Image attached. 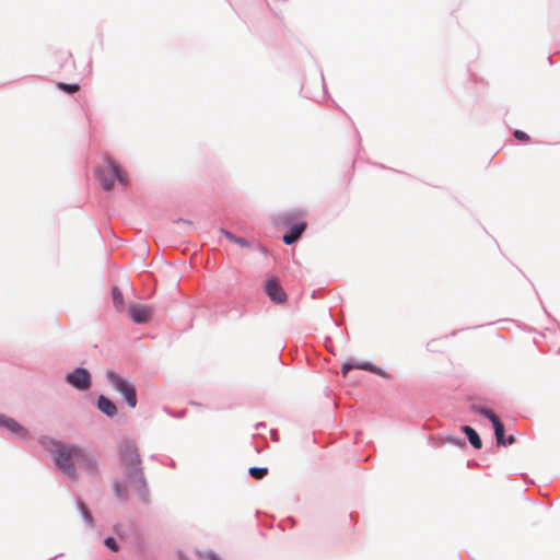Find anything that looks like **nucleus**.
<instances>
[{"label":"nucleus","mask_w":560,"mask_h":560,"mask_svg":"<svg viewBox=\"0 0 560 560\" xmlns=\"http://www.w3.org/2000/svg\"><path fill=\"white\" fill-rule=\"evenodd\" d=\"M40 444L52 454L57 466L70 478H78V468L90 475L97 472V460L85 448L49 438L42 439Z\"/></svg>","instance_id":"obj_1"},{"label":"nucleus","mask_w":560,"mask_h":560,"mask_svg":"<svg viewBox=\"0 0 560 560\" xmlns=\"http://www.w3.org/2000/svg\"><path fill=\"white\" fill-rule=\"evenodd\" d=\"M120 455L126 469L128 482L142 485L143 477L137 447L132 443H125L121 446Z\"/></svg>","instance_id":"obj_2"},{"label":"nucleus","mask_w":560,"mask_h":560,"mask_svg":"<svg viewBox=\"0 0 560 560\" xmlns=\"http://www.w3.org/2000/svg\"><path fill=\"white\" fill-rule=\"evenodd\" d=\"M96 176L106 190L114 187L115 179L122 186L128 185L127 174L110 158L104 159V166L96 170Z\"/></svg>","instance_id":"obj_3"},{"label":"nucleus","mask_w":560,"mask_h":560,"mask_svg":"<svg viewBox=\"0 0 560 560\" xmlns=\"http://www.w3.org/2000/svg\"><path fill=\"white\" fill-rule=\"evenodd\" d=\"M106 375L115 389L122 394L128 406L135 408L137 405L135 386L113 371H108Z\"/></svg>","instance_id":"obj_4"},{"label":"nucleus","mask_w":560,"mask_h":560,"mask_svg":"<svg viewBox=\"0 0 560 560\" xmlns=\"http://www.w3.org/2000/svg\"><path fill=\"white\" fill-rule=\"evenodd\" d=\"M67 382L80 390L91 386V375L85 369L78 368L66 376Z\"/></svg>","instance_id":"obj_5"},{"label":"nucleus","mask_w":560,"mask_h":560,"mask_svg":"<svg viewBox=\"0 0 560 560\" xmlns=\"http://www.w3.org/2000/svg\"><path fill=\"white\" fill-rule=\"evenodd\" d=\"M129 315L135 323L143 324L153 316V307L150 305L132 304L129 307Z\"/></svg>","instance_id":"obj_6"},{"label":"nucleus","mask_w":560,"mask_h":560,"mask_svg":"<svg viewBox=\"0 0 560 560\" xmlns=\"http://www.w3.org/2000/svg\"><path fill=\"white\" fill-rule=\"evenodd\" d=\"M266 292L270 300L276 303H283L287 300V294L276 279H270L266 283Z\"/></svg>","instance_id":"obj_7"},{"label":"nucleus","mask_w":560,"mask_h":560,"mask_svg":"<svg viewBox=\"0 0 560 560\" xmlns=\"http://www.w3.org/2000/svg\"><path fill=\"white\" fill-rule=\"evenodd\" d=\"M0 424L5 427L10 432L16 434L20 438L26 436V430L22 425H20L14 419L1 416Z\"/></svg>","instance_id":"obj_8"},{"label":"nucleus","mask_w":560,"mask_h":560,"mask_svg":"<svg viewBox=\"0 0 560 560\" xmlns=\"http://www.w3.org/2000/svg\"><path fill=\"white\" fill-rule=\"evenodd\" d=\"M305 228H306V224L304 222H300V223L295 224L294 226H292L290 229L289 233L283 235V242L287 245L293 244L295 241H298L300 238V236L304 232Z\"/></svg>","instance_id":"obj_9"},{"label":"nucleus","mask_w":560,"mask_h":560,"mask_svg":"<svg viewBox=\"0 0 560 560\" xmlns=\"http://www.w3.org/2000/svg\"><path fill=\"white\" fill-rule=\"evenodd\" d=\"M97 406L98 409L108 417H113L114 415H116L117 408L115 404L105 396L98 397Z\"/></svg>","instance_id":"obj_10"},{"label":"nucleus","mask_w":560,"mask_h":560,"mask_svg":"<svg viewBox=\"0 0 560 560\" xmlns=\"http://www.w3.org/2000/svg\"><path fill=\"white\" fill-rule=\"evenodd\" d=\"M463 431L465 432V434L467 435L470 444L475 448H480L481 447V445H482L481 440H480L478 433L471 427L465 425V427H463Z\"/></svg>","instance_id":"obj_11"},{"label":"nucleus","mask_w":560,"mask_h":560,"mask_svg":"<svg viewBox=\"0 0 560 560\" xmlns=\"http://www.w3.org/2000/svg\"><path fill=\"white\" fill-rule=\"evenodd\" d=\"M360 369V370H370L372 371V365L368 362H347L342 365V374L346 376L350 370Z\"/></svg>","instance_id":"obj_12"},{"label":"nucleus","mask_w":560,"mask_h":560,"mask_svg":"<svg viewBox=\"0 0 560 560\" xmlns=\"http://www.w3.org/2000/svg\"><path fill=\"white\" fill-rule=\"evenodd\" d=\"M493 428H494V433H495V439H497L498 444L506 445L505 438H504V427H503L502 422L500 420L494 421Z\"/></svg>","instance_id":"obj_13"},{"label":"nucleus","mask_w":560,"mask_h":560,"mask_svg":"<svg viewBox=\"0 0 560 560\" xmlns=\"http://www.w3.org/2000/svg\"><path fill=\"white\" fill-rule=\"evenodd\" d=\"M113 302L117 310L124 308V296L120 290L117 287L112 289Z\"/></svg>","instance_id":"obj_14"},{"label":"nucleus","mask_w":560,"mask_h":560,"mask_svg":"<svg viewBox=\"0 0 560 560\" xmlns=\"http://www.w3.org/2000/svg\"><path fill=\"white\" fill-rule=\"evenodd\" d=\"M221 232L224 234V236L230 240L231 242H234L236 244H238L240 246L242 247H249V243L245 240V238H242V237H237L235 235H233L232 233H230L229 231L226 230H221Z\"/></svg>","instance_id":"obj_15"},{"label":"nucleus","mask_w":560,"mask_h":560,"mask_svg":"<svg viewBox=\"0 0 560 560\" xmlns=\"http://www.w3.org/2000/svg\"><path fill=\"white\" fill-rule=\"evenodd\" d=\"M57 88L68 94L77 93L80 90V85L77 83L68 84L63 82H58Z\"/></svg>","instance_id":"obj_16"},{"label":"nucleus","mask_w":560,"mask_h":560,"mask_svg":"<svg viewBox=\"0 0 560 560\" xmlns=\"http://www.w3.org/2000/svg\"><path fill=\"white\" fill-rule=\"evenodd\" d=\"M79 509L82 513V516L84 517V520L89 523V524H92L93 523V517H92V514L88 508V505L82 502V501H79Z\"/></svg>","instance_id":"obj_17"},{"label":"nucleus","mask_w":560,"mask_h":560,"mask_svg":"<svg viewBox=\"0 0 560 560\" xmlns=\"http://www.w3.org/2000/svg\"><path fill=\"white\" fill-rule=\"evenodd\" d=\"M267 472L268 469L262 467H252L249 469L250 476L255 479H262L267 475Z\"/></svg>","instance_id":"obj_18"},{"label":"nucleus","mask_w":560,"mask_h":560,"mask_svg":"<svg viewBox=\"0 0 560 560\" xmlns=\"http://www.w3.org/2000/svg\"><path fill=\"white\" fill-rule=\"evenodd\" d=\"M114 489H115V493L118 498L120 499H125L126 495H127V489L125 486H122L121 483L119 482H115L114 483Z\"/></svg>","instance_id":"obj_19"},{"label":"nucleus","mask_w":560,"mask_h":560,"mask_svg":"<svg viewBox=\"0 0 560 560\" xmlns=\"http://www.w3.org/2000/svg\"><path fill=\"white\" fill-rule=\"evenodd\" d=\"M479 412L481 415H483L485 417H487L491 422L492 424L494 423V421H499V417L497 415H494L490 409H480Z\"/></svg>","instance_id":"obj_20"},{"label":"nucleus","mask_w":560,"mask_h":560,"mask_svg":"<svg viewBox=\"0 0 560 560\" xmlns=\"http://www.w3.org/2000/svg\"><path fill=\"white\" fill-rule=\"evenodd\" d=\"M513 135L520 141H523V142L529 141V136L522 130H515Z\"/></svg>","instance_id":"obj_21"},{"label":"nucleus","mask_w":560,"mask_h":560,"mask_svg":"<svg viewBox=\"0 0 560 560\" xmlns=\"http://www.w3.org/2000/svg\"><path fill=\"white\" fill-rule=\"evenodd\" d=\"M105 545H106V547H108L113 551H117L118 550L117 542H116V540L113 537L106 538L105 539Z\"/></svg>","instance_id":"obj_22"},{"label":"nucleus","mask_w":560,"mask_h":560,"mask_svg":"<svg viewBox=\"0 0 560 560\" xmlns=\"http://www.w3.org/2000/svg\"><path fill=\"white\" fill-rule=\"evenodd\" d=\"M506 445H511L515 442V438L513 435H510L508 439H505Z\"/></svg>","instance_id":"obj_23"},{"label":"nucleus","mask_w":560,"mask_h":560,"mask_svg":"<svg viewBox=\"0 0 560 560\" xmlns=\"http://www.w3.org/2000/svg\"><path fill=\"white\" fill-rule=\"evenodd\" d=\"M70 61L73 65L72 55L68 52L67 58L65 59V62Z\"/></svg>","instance_id":"obj_24"}]
</instances>
